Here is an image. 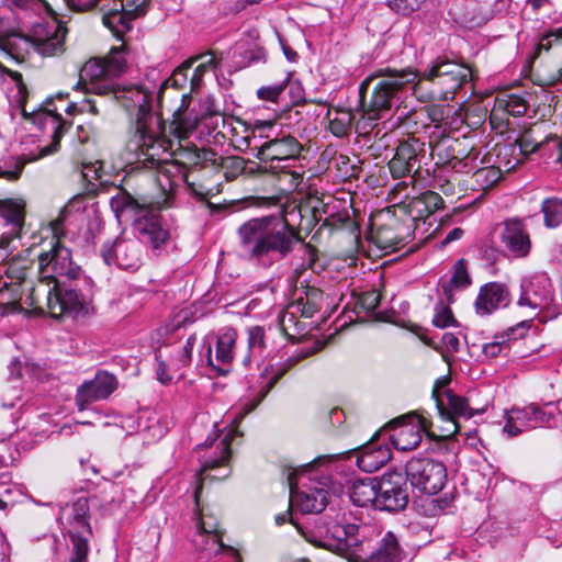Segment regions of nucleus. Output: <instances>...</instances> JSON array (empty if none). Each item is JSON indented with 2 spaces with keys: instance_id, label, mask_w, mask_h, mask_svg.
I'll use <instances>...</instances> for the list:
<instances>
[{
  "instance_id": "obj_1",
  "label": "nucleus",
  "mask_w": 562,
  "mask_h": 562,
  "mask_svg": "<svg viewBox=\"0 0 562 562\" xmlns=\"http://www.w3.org/2000/svg\"><path fill=\"white\" fill-rule=\"evenodd\" d=\"M111 207L117 217L124 214L134 217L133 228L138 239L120 236L113 241H106L101 247V257L109 266L136 269L140 265V243L149 244L157 249L169 238L159 215V211L169 207L168 198L164 201H153L148 196L135 198L123 191L111 199Z\"/></svg>"
},
{
  "instance_id": "obj_2",
  "label": "nucleus",
  "mask_w": 562,
  "mask_h": 562,
  "mask_svg": "<svg viewBox=\"0 0 562 562\" xmlns=\"http://www.w3.org/2000/svg\"><path fill=\"white\" fill-rule=\"evenodd\" d=\"M237 236L240 256L256 266L270 268L299 247L304 257L303 266L315 270L316 248L305 244L300 232L285 218L274 216L250 218L238 227Z\"/></svg>"
},
{
  "instance_id": "obj_3",
  "label": "nucleus",
  "mask_w": 562,
  "mask_h": 562,
  "mask_svg": "<svg viewBox=\"0 0 562 562\" xmlns=\"http://www.w3.org/2000/svg\"><path fill=\"white\" fill-rule=\"evenodd\" d=\"M304 536L315 547L352 562H400L404 558V550L393 531L369 525L334 524L325 535Z\"/></svg>"
},
{
  "instance_id": "obj_4",
  "label": "nucleus",
  "mask_w": 562,
  "mask_h": 562,
  "mask_svg": "<svg viewBox=\"0 0 562 562\" xmlns=\"http://www.w3.org/2000/svg\"><path fill=\"white\" fill-rule=\"evenodd\" d=\"M170 143L165 138L157 137L148 131L144 120H138L133 136L128 139L126 149L134 155L137 161L147 168L158 170L157 181L162 188L165 194L164 201L168 198L169 206L172 205V192L179 181L186 182L188 188L199 196L206 198L212 194V188L196 183L193 172L186 170L184 166L171 160L172 154L169 151Z\"/></svg>"
},
{
  "instance_id": "obj_5",
  "label": "nucleus",
  "mask_w": 562,
  "mask_h": 562,
  "mask_svg": "<svg viewBox=\"0 0 562 562\" xmlns=\"http://www.w3.org/2000/svg\"><path fill=\"white\" fill-rule=\"evenodd\" d=\"M375 77L380 79L372 90L370 101L368 103L363 102L362 109L363 117L370 121L383 117L404 91L413 86L415 87L417 72L412 69H385L381 74L367 78L360 85L359 93L361 99L364 98L370 81Z\"/></svg>"
},
{
  "instance_id": "obj_6",
  "label": "nucleus",
  "mask_w": 562,
  "mask_h": 562,
  "mask_svg": "<svg viewBox=\"0 0 562 562\" xmlns=\"http://www.w3.org/2000/svg\"><path fill=\"white\" fill-rule=\"evenodd\" d=\"M125 46L113 47L105 57L90 58L79 71L75 90L98 95H109L112 80L126 70Z\"/></svg>"
},
{
  "instance_id": "obj_7",
  "label": "nucleus",
  "mask_w": 562,
  "mask_h": 562,
  "mask_svg": "<svg viewBox=\"0 0 562 562\" xmlns=\"http://www.w3.org/2000/svg\"><path fill=\"white\" fill-rule=\"evenodd\" d=\"M29 291L30 305L42 310L45 303L47 312L54 318L88 313L87 297L77 290L63 288L60 283H37Z\"/></svg>"
},
{
  "instance_id": "obj_8",
  "label": "nucleus",
  "mask_w": 562,
  "mask_h": 562,
  "mask_svg": "<svg viewBox=\"0 0 562 562\" xmlns=\"http://www.w3.org/2000/svg\"><path fill=\"white\" fill-rule=\"evenodd\" d=\"M471 78L470 67L445 56H439L431 61L427 69L417 72L415 87H419L423 80L429 81L432 85L430 98L448 100Z\"/></svg>"
},
{
  "instance_id": "obj_9",
  "label": "nucleus",
  "mask_w": 562,
  "mask_h": 562,
  "mask_svg": "<svg viewBox=\"0 0 562 562\" xmlns=\"http://www.w3.org/2000/svg\"><path fill=\"white\" fill-rule=\"evenodd\" d=\"M266 128L271 131L273 128V124L271 122H262L257 124L254 130V133H260L259 137L267 138V140L260 145H255L251 148L256 151L254 156L260 161L269 164V168L271 170L286 172V169L290 167V162L300 156L302 145L295 137L289 134H283L281 136H272L271 134L262 135L261 132Z\"/></svg>"
},
{
  "instance_id": "obj_10",
  "label": "nucleus",
  "mask_w": 562,
  "mask_h": 562,
  "mask_svg": "<svg viewBox=\"0 0 562 562\" xmlns=\"http://www.w3.org/2000/svg\"><path fill=\"white\" fill-rule=\"evenodd\" d=\"M68 5L77 11H87L97 7L100 0H66ZM149 0H113V7L108 9L102 18L103 24L122 40L131 31L132 21L146 13Z\"/></svg>"
},
{
  "instance_id": "obj_11",
  "label": "nucleus",
  "mask_w": 562,
  "mask_h": 562,
  "mask_svg": "<svg viewBox=\"0 0 562 562\" xmlns=\"http://www.w3.org/2000/svg\"><path fill=\"white\" fill-rule=\"evenodd\" d=\"M37 257V283H49L50 285L59 283L58 278L74 280L80 273V268L75 266L71 260L70 250L58 240L52 245L48 251L42 252Z\"/></svg>"
},
{
  "instance_id": "obj_12",
  "label": "nucleus",
  "mask_w": 562,
  "mask_h": 562,
  "mask_svg": "<svg viewBox=\"0 0 562 562\" xmlns=\"http://www.w3.org/2000/svg\"><path fill=\"white\" fill-rule=\"evenodd\" d=\"M406 480L413 487L426 494H437L447 482V469L443 463L431 458H413L405 467Z\"/></svg>"
},
{
  "instance_id": "obj_13",
  "label": "nucleus",
  "mask_w": 562,
  "mask_h": 562,
  "mask_svg": "<svg viewBox=\"0 0 562 562\" xmlns=\"http://www.w3.org/2000/svg\"><path fill=\"white\" fill-rule=\"evenodd\" d=\"M548 406L549 404L540 407L531 403L524 407H513L506 412L504 432L508 437H516L538 427H552L555 425L557 416L552 411L547 409Z\"/></svg>"
},
{
  "instance_id": "obj_14",
  "label": "nucleus",
  "mask_w": 562,
  "mask_h": 562,
  "mask_svg": "<svg viewBox=\"0 0 562 562\" xmlns=\"http://www.w3.org/2000/svg\"><path fill=\"white\" fill-rule=\"evenodd\" d=\"M293 474L288 475L290 507H295L304 514L323 512L328 503L326 482L308 479V483L299 484L293 481Z\"/></svg>"
},
{
  "instance_id": "obj_15",
  "label": "nucleus",
  "mask_w": 562,
  "mask_h": 562,
  "mask_svg": "<svg viewBox=\"0 0 562 562\" xmlns=\"http://www.w3.org/2000/svg\"><path fill=\"white\" fill-rule=\"evenodd\" d=\"M445 380L437 381L432 390V396L436 400L441 419L448 423V427L445 428L446 436H451L459 430L456 418H471L473 414L467 400L445 389Z\"/></svg>"
},
{
  "instance_id": "obj_16",
  "label": "nucleus",
  "mask_w": 562,
  "mask_h": 562,
  "mask_svg": "<svg viewBox=\"0 0 562 562\" xmlns=\"http://www.w3.org/2000/svg\"><path fill=\"white\" fill-rule=\"evenodd\" d=\"M431 423L427 418L411 413L390 423L392 428L390 440L397 450H413L422 441V431H427Z\"/></svg>"
},
{
  "instance_id": "obj_17",
  "label": "nucleus",
  "mask_w": 562,
  "mask_h": 562,
  "mask_svg": "<svg viewBox=\"0 0 562 562\" xmlns=\"http://www.w3.org/2000/svg\"><path fill=\"white\" fill-rule=\"evenodd\" d=\"M376 508L387 512L404 509L408 503L406 479L400 472L382 475L376 485Z\"/></svg>"
},
{
  "instance_id": "obj_18",
  "label": "nucleus",
  "mask_w": 562,
  "mask_h": 562,
  "mask_svg": "<svg viewBox=\"0 0 562 562\" xmlns=\"http://www.w3.org/2000/svg\"><path fill=\"white\" fill-rule=\"evenodd\" d=\"M553 302V288L551 281L546 276H537L529 281L521 283V294L517 304L520 307H529L538 315L544 310H549Z\"/></svg>"
},
{
  "instance_id": "obj_19",
  "label": "nucleus",
  "mask_w": 562,
  "mask_h": 562,
  "mask_svg": "<svg viewBox=\"0 0 562 562\" xmlns=\"http://www.w3.org/2000/svg\"><path fill=\"white\" fill-rule=\"evenodd\" d=\"M66 37V29L58 23H47L35 29L32 37H26L29 44L23 46L29 52V47L42 56H55L64 52V42Z\"/></svg>"
},
{
  "instance_id": "obj_20",
  "label": "nucleus",
  "mask_w": 562,
  "mask_h": 562,
  "mask_svg": "<svg viewBox=\"0 0 562 562\" xmlns=\"http://www.w3.org/2000/svg\"><path fill=\"white\" fill-rule=\"evenodd\" d=\"M117 381L113 374L99 371L95 376L83 382L77 390L76 403L80 411H83L93 402L108 398L116 389Z\"/></svg>"
},
{
  "instance_id": "obj_21",
  "label": "nucleus",
  "mask_w": 562,
  "mask_h": 562,
  "mask_svg": "<svg viewBox=\"0 0 562 562\" xmlns=\"http://www.w3.org/2000/svg\"><path fill=\"white\" fill-rule=\"evenodd\" d=\"M237 331L234 328H224L215 339V356L212 353V346L207 347V363L220 374L228 373V367L234 360Z\"/></svg>"
},
{
  "instance_id": "obj_22",
  "label": "nucleus",
  "mask_w": 562,
  "mask_h": 562,
  "mask_svg": "<svg viewBox=\"0 0 562 562\" xmlns=\"http://www.w3.org/2000/svg\"><path fill=\"white\" fill-rule=\"evenodd\" d=\"M501 240L505 248L516 258H525L531 250V240L521 220L510 218L504 222Z\"/></svg>"
},
{
  "instance_id": "obj_23",
  "label": "nucleus",
  "mask_w": 562,
  "mask_h": 562,
  "mask_svg": "<svg viewBox=\"0 0 562 562\" xmlns=\"http://www.w3.org/2000/svg\"><path fill=\"white\" fill-rule=\"evenodd\" d=\"M507 286L499 282H490L481 286L474 303L476 314L490 315L498 308L507 307L510 303Z\"/></svg>"
},
{
  "instance_id": "obj_24",
  "label": "nucleus",
  "mask_w": 562,
  "mask_h": 562,
  "mask_svg": "<svg viewBox=\"0 0 562 562\" xmlns=\"http://www.w3.org/2000/svg\"><path fill=\"white\" fill-rule=\"evenodd\" d=\"M420 150L419 142L415 138L402 142L395 150L393 158L389 162V168L393 178H403L413 170H417L418 153Z\"/></svg>"
},
{
  "instance_id": "obj_25",
  "label": "nucleus",
  "mask_w": 562,
  "mask_h": 562,
  "mask_svg": "<svg viewBox=\"0 0 562 562\" xmlns=\"http://www.w3.org/2000/svg\"><path fill=\"white\" fill-rule=\"evenodd\" d=\"M29 44L27 38L19 34L16 24L11 15H0V53L16 59H23V46Z\"/></svg>"
},
{
  "instance_id": "obj_26",
  "label": "nucleus",
  "mask_w": 562,
  "mask_h": 562,
  "mask_svg": "<svg viewBox=\"0 0 562 562\" xmlns=\"http://www.w3.org/2000/svg\"><path fill=\"white\" fill-rule=\"evenodd\" d=\"M198 530L200 540L194 539V542L202 550H212L215 548V555L225 558L227 562H241L240 554L234 548L223 544L216 528H207L205 521L201 520L198 524Z\"/></svg>"
},
{
  "instance_id": "obj_27",
  "label": "nucleus",
  "mask_w": 562,
  "mask_h": 562,
  "mask_svg": "<svg viewBox=\"0 0 562 562\" xmlns=\"http://www.w3.org/2000/svg\"><path fill=\"white\" fill-rule=\"evenodd\" d=\"M216 449L220 450V456L215 459H209L202 463L201 471L199 473L200 484L207 479L218 480L228 475V471L225 468L231 457V448L227 437L216 445Z\"/></svg>"
},
{
  "instance_id": "obj_28",
  "label": "nucleus",
  "mask_w": 562,
  "mask_h": 562,
  "mask_svg": "<svg viewBox=\"0 0 562 562\" xmlns=\"http://www.w3.org/2000/svg\"><path fill=\"white\" fill-rule=\"evenodd\" d=\"M109 95H112L126 109L137 108L140 114H145L149 111L150 97L148 92L139 86L123 88L113 86V90Z\"/></svg>"
},
{
  "instance_id": "obj_29",
  "label": "nucleus",
  "mask_w": 562,
  "mask_h": 562,
  "mask_svg": "<svg viewBox=\"0 0 562 562\" xmlns=\"http://www.w3.org/2000/svg\"><path fill=\"white\" fill-rule=\"evenodd\" d=\"M391 459V450L383 445H369L357 457L359 469L372 473L382 468Z\"/></svg>"
},
{
  "instance_id": "obj_30",
  "label": "nucleus",
  "mask_w": 562,
  "mask_h": 562,
  "mask_svg": "<svg viewBox=\"0 0 562 562\" xmlns=\"http://www.w3.org/2000/svg\"><path fill=\"white\" fill-rule=\"evenodd\" d=\"M379 480L366 479L352 483L349 497L352 503L360 507L372 506L376 508L378 485Z\"/></svg>"
},
{
  "instance_id": "obj_31",
  "label": "nucleus",
  "mask_w": 562,
  "mask_h": 562,
  "mask_svg": "<svg viewBox=\"0 0 562 562\" xmlns=\"http://www.w3.org/2000/svg\"><path fill=\"white\" fill-rule=\"evenodd\" d=\"M89 498L81 496L77 498L71 507L68 516V521L70 525V530H78L79 533L85 536L91 535V528L89 524Z\"/></svg>"
},
{
  "instance_id": "obj_32",
  "label": "nucleus",
  "mask_w": 562,
  "mask_h": 562,
  "mask_svg": "<svg viewBox=\"0 0 562 562\" xmlns=\"http://www.w3.org/2000/svg\"><path fill=\"white\" fill-rule=\"evenodd\" d=\"M0 216L11 226L9 234L18 235L24 221V203L21 200H0Z\"/></svg>"
},
{
  "instance_id": "obj_33",
  "label": "nucleus",
  "mask_w": 562,
  "mask_h": 562,
  "mask_svg": "<svg viewBox=\"0 0 562 562\" xmlns=\"http://www.w3.org/2000/svg\"><path fill=\"white\" fill-rule=\"evenodd\" d=\"M527 109L528 102L524 97L514 93H502L495 99L492 116H496L498 112L508 113L513 116H522Z\"/></svg>"
},
{
  "instance_id": "obj_34",
  "label": "nucleus",
  "mask_w": 562,
  "mask_h": 562,
  "mask_svg": "<svg viewBox=\"0 0 562 562\" xmlns=\"http://www.w3.org/2000/svg\"><path fill=\"white\" fill-rule=\"evenodd\" d=\"M35 269L37 270V266L35 267L33 259L29 258L27 255H18L8 261L5 273L12 281L22 283L27 280Z\"/></svg>"
},
{
  "instance_id": "obj_35",
  "label": "nucleus",
  "mask_w": 562,
  "mask_h": 562,
  "mask_svg": "<svg viewBox=\"0 0 562 562\" xmlns=\"http://www.w3.org/2000/svg\"><path fill=\"white\" fill-rule=\"evenodd\" d=\"M59 130H60L59 126L55 128L54 136H53L54 137L53 144L42 148L38 156H24V155L20 156L15 161V169L9 170V171H2L1 176L9 180H16L20 178L22 170L27 162L35 161L40 157H44V156L55 153L57 150V147L59 145V139H60Z\"/></svg>"
},
{
  "instance_id": "obj_36",
  "label": "nucleus",
  "mask_w": 562,
  "mask_h": 562,
  "mask_svg": "<svg viewBox=\"0 0 562 562\" xmlns=\"http://www.w3.org/2000/svg\"><path fill=\"white\" fill-rule=\"evenodd\" d=\"M195 342L196 337L194 335L190 336L186 344L182 347L177 348L175 353L171 356L169 360L170 367L172 368L173 373L178 374V378H182L183 373L181 370L191 364Z\"/></svg>"
},
{
  "instance_id": "obj_37",
  "label": "nucleus",
  "mask_w": 562,
  "mask_h": 562,
  "mask_svg": "<svg viewBox=\"0 0 562 562\" xmlns=\"http://www.w3.org/2000/svg\"><path fill=\"white\" fill-rule=\"evenodd\" d=\"M69 537L72 546L69 562H88L90 551L88 536L79 533L78 530H69Z\"/></svg>"
},
{
  "instance_id": "obj_38",
  "label": "nucleus",
  "mask_w": 562,
  "mask_h": 562,
  "mask_svg": "<svg viewBox=\"0 0 562 562\" xmlns=\"http://www.w3.org/2000/svg\"><path fill=\"white\" fill-rule=\"evenodd\" d=\"M304 293L305 297H300L297 303L303 305L302 315L305 317H312L322 308L324 294L315 286H306Z\"/></svg>"
},
{
  "instance_id": "obj_39",
  "label": "nucleus",
  "mask_w": 562,
  "mask_h": 562,
  "mask_svg": "<svg viewBox=\"0 0 562 562\" xmlns=\"http://www.w3.org/2000/svg\"><path fill=\"white\" fill-rule=\"evenodd\" d=\"M544 225L549 228L558 227L562 223V200L549 198L542 202Z\"/></svg>"
},
{
  "instance_id": "obj_40",
  "label": "nucleus",
  "mask_w": 562,
  "mask_h": 562,
  "mask_svg": "<svg viewBox=\"0 0 562 562\" xmlns=\"http://www.w3.org/2000/svg\"><path fill=\"white\" fill-rule=\"evenodd\" d=\"M352 119L353 116L350 111L335 110L334 116L329 117V131L337 137L348 135Z\"/></svg>"
},
{
  "instance_id": "obj_41",
  "label": "nucleus",
  "mask_w": 562,
  "mask_h": 562,
  "mask_svg": "<svg viewBox=\"0 0 562 562\" xmlns=\"http://www.w3.org/2000/svg\"><path fill=\"white\" fill-rule=\"evenodd\" d=\"M452 276L446 291L464 289L471 284V278L468 271L467 261L459 259L452 267Z\"/></svg>"
},
{
  "instance_id": "obj_42",
  "label": "nucleus",
  "mask_w": 562,
  "mask_h": 562,
  "mask_svg": "<svg viewBox=\"0 0 562 562\" xmlns=\"http://www.w3.org/2000/svg\"><path fill=\"white\" fill-rule=\"evenodd\" d=\"M562 38V27L558 29L554 33H550L548 36L542 38L538 44V50H549L554 41H559ZM562 81V66L554 70L552 74L548 75L542 79L543 86H553L557 82Z\"/></svg>"
},
{
  "instance_id": "obj_43",
  "label": "nucleus",
  "mask_w": 562,
  "mask_h": 562,
  "mask_svg": "<svg viewBox=\"0 0 562 562\" xmlns=\"http://www.w3.org/2000/svg\"><path fill=\"white\" fill-rule=\"evenodd\" d=\"M502 178V171L501 167H485L476 170L473 173L474 182L480 187L482 190H486L494 184H496L499 179Z\"/></svg>"
},
{
  "instance_id": "obj_44",
  "label": "nucleus",
  "mask_w": 562,
  "mask_h": 562,
  "mask_svg": "<svg viewBox=\"0 0 562 562\" xmlns=\"http://www.w3.org/2000/svg\"><path fill=\"white\" fill-rule=\"evenodd\" d=\"M265 348V329L260 326L248 329V349L249 353L244 359V364L250 362L251 356L260 355Z\"/></svg>"
},
{
  "instance_id": "obj_45",
  "label": "nucleus",
  "mask_w": 562,
  "mask_h": 562,
  "mask_svg": "<svg viewBox=\"0 0 562 562\" xmlns=\"http://www.w3.org/2000/svg\"><path fill=\"white\" fill-rule=\"evenodd\" d=\"M68 114H82V113H89L91 115H99L100 111L97 105V101L93 98L85 97L80 101L71 102L67 109Z\"/></svg>"
},
{
  "instance_id": "obj_46",
  "label": "nucleus",
  "mask_w": 562,
  "mask_h": 562,
  "mask_svg": "<svg viewBox=\"0 0 562 562\" xmlns=\"http://www.w3.org/2000/svg\"><path fill=\"white\" fill-rule=\"evenodd\" d=\"M288 81L289 78L276 85L261 87L257 90V97L260 100L277 102L279 97L283 92Z\"/></svg>"
},
{
  "instance_id": "obj_47",
  "label": "nucleus",
  "mask_w": 562,
  "mask_h": 562,
  "mask_svg": "<svg viewBox=\"0 0 562 562\" xmlns=\"http://www.w3.org/2000/svg\"><path fill=\"white\" fill-rule=\"evenodd\" d=\"M424 1L425 0H389L387 4L393 11L402 15H408L418 10Z\"/></svg>"
},
{
  "instance_id": "obj_48",
  "label": "nucleus",
  "mask_w": 562,
  "mask_h": 562,
  "mask_svg": "<svg viewBox=\"0 0 562 562\" xmlns=\"http://www.w3.org/2000/svg\"><path fill=\"white\" fill-rule=\"evenodd\" d=\"M517 144L519 147V153L527 156V155L536 151L538 149V147L541 146L542 142L537 140L533 137L532 132L529 131V132H525L524 134H521L519 136V138L517 139Z\"/></svg>"
},
{
  "instance_id": "obj_49",
  "label": "nucleus",
  "mask_w": 562,
  "mask_h": 562,
  "mask_svg": "<svg viewBox=\"0 0 562 562\" xmlns=\"http://www.w3.org/2000/svg\"><path fill=\"white\" fill-rule=\"evenodd\" d=\"M454 323L452 312L449 307L440 305L436 307L432 324L439 328H446Z\"/></svg>"
},
{
  "instance_id": "obj_50",
  "label": "nucleus",
  "mask_w": 562,
  "mask_h": 562,
  "mask_svg": "<svg viewBox=\"0 0 562 562\" xmlns=\"http://www.w3.org/2000/svg\"><path fill=\"white\" fill-rule=\"evenodd\" d=\"M380 304V294L375 291L366 292L358 300V307L366 312H373Z\"/></svg>"
},
{
  "instance_id": "obj_51",
  "label": "nucleus",
  "mask_w": 562,
  "mask_h": 562,
  "mask_svg": "<svg viewBox=\"0 0 562 562\" xmlns=\"http://www.w3.org/2000/svg\"><path fill=\"white\" fill-rule=\"evenodd\" d=\"M408 206L411 214L418 218L427 217L432 214L431 211L428 210V206L422 195L413 198Z\"/></svg>"
},
{
  "instance_id": "obj_52",
  "label": "nucleus",
  "mask_w": 562,
  "mask_h": 562,
  "mask_svg": "<svg viewBox=\"0 0 562 562\" xmlns=\"http://www.w3.org/2000/svg\"><path fill=\"white\" fill-rule=\"evenodd\" d=\"M157 378L162 384H167L172 381V379L178 375L173 373L172 368L170 367V362H166L164 360H158L157 366Z\"/></svg>"
},
{
  "instance_id": "obj_53",
  "label": "nucleus",
  "mask_w": 562,
  "mask_h": 562,
  "mask_svg": "<svg viewBox=\"0 0 562 562\" xmlns=\"http://www.w3.org/2000/svg\"><path fill=\"white\" fill-rule=\"evenodd\" d=\"M532 319H526L507 329V336L513 339L522 338L531 328Z\"/></svg>"
},
{
  "instance_id": "obj_54",
  "label": "nucleus",
  "mask_w": 562,
  "mask_h": 562,
  "mask_svg": "<svg viewBox=\"0 0 562 562\" xmlns=\"http://www.w3.org/2000/svg\"><path fill=\"white\" fill-rule=\"evenodd\" d=\"M420 195L423 196V200L426 202L428 210H430L431 213L443 206L442 198L434 191H426Z\"/></svg>"
},
{
  "instance_id": "obj_55",
  "label": "nucleus",
  "mask_w": 562,
  "mask_h": 562,
  "mask_svg": "<svg viewBox=\"0 0 562 562\" xmlns=\"http://www.w3.org/2000/svg\"><path fill=\"white\" fill-rule=\"evenodd\" d=\"M189 67L190 66L188 65V66H183V67H180L177 70H175L173 74L171 75V77L165 82V85L181 87L182 83L187 80L186 72L189 69Z\"/></svg>"
},
{
  "instance_id": "obj_56",
  "label": "nucleus",
  "mask_w": 562,
  "mask_h": 562,
  "mask_svg": "<svg viewBox=\"0 0 562 562\" xmlns=\"http://www.w3.org/2000/svg\"><path fill=\"white\" fill-rule=\"evenodd\" d=\"M505 347L504 341H493L483 346V353L488 358L497 357Z\"/></svg>"
},
{
  "instance_id": "obj_57",
  "label": "nucleus",
  "mask_w": 562,
  "mask_h": 562,
  "mask_svg": "<svg viewBox=\"0 0 562 562\" xmlns=\"http://www.w3.org/2000/svg\"><path fill=\"white\" fill-rule=\"evenodd\" d=\"M64 215L60 214L57 218L49 223V228L52 231L53 237L55 238V241H60L59 238L64 235Z\"/></svg>"
},
{
  "instance_id": "obj_58",
  "label": "nucleus",
  "mask_w": 562,
  "mask_h": 562,
  "mask_svg": "<svg viewBox=\"0 0 562 562\" xmlns=\"http://www.w3.org/2000/svg\"><path fill=\"white\" fill-rule=\"evenodd\" d=\"M199 59L201 60V63L198 65V71H200L201 69H210L214 67L217 63L215 56L211 53L201 55Z\"/></svg>"
},
{
  "instance_id": "obj_59",
  "label": "nucleus",
  "mask_w": 562,
  "mask_h": 562,
  "mask_svg": "<svg viewBox=\"0 0 562 562\" xmlns=\"http://www.w3.org/2000/svg\"><path fill=\"white\" fill-rule=\"evenodd\" d=\"M442 344L451 351L459 349V338L452 333H446L442 335Z\"/></svg>"
},
{
  "instance_id": "obj_60",
  "label": "nucleus",
  "mask_w": 562,
  "mask_h": 562,
  "mask_svg": "<svg viewBox=\"0 0 562 562\" xmlns=\"http://www.w3.org/2000/svg\"><path fill=\"white\" fill-rule=\"evenodd\" d=\"M10 238L3 237L0 239V262H3L9 257V245H10Z\"/></svg>"
},
{
  "instance_id": "obj_61",
  "label": "nucleus",
  "mask_w": 562,
  "mask_h": 562,
  "mask_svg": "<svg viewBox=\"0 0 562 562\" xmlns=\"http://www.w3.org/2000/svg\"><path fill=\"white\" fill-rule=\"evenodd\" d=\"M463 229L456 227L452 231H450L445 239L442 240V244H449L451 241L458 240L463 236Z\"/></svg>"
},
{
  "instance_id": "obj_62",
  "label": "nucleus",
  "mask_w": 562,
  "mask_h": 562,
  "mask_svg": "<svg viewBox=\"0 0 562 562\" xmlns=\"http://www.w3.org/2000/svg\"><path fill=\"white\" fill-rule=\"evenodd\" d=\"M206 70L207 69H201L200 71H198V67L194 69L193 75L191 77L192 90L196 89L199 87V85L201 83L202 77Z\"/></svg>"
},
{
  "instance_id": "obj_63",
  "label": "nucleus",
  "mask_w": 562,
  "mask_h": 562,
  "mask_svg": "<svg viewBox=\"0 0 562 562\" xmlns=\"http://www.w3.org/2000/svg\"><path fill=\"white\" fill-rule=\"evenodd\" d=\"M9 75L16 82L19 91L23 92L25 90V85L23 83L22 75L18 71H9Z\"/></svg>"
},
{
  "instance_id": "obj_64",
  "label": "nucleus",
  "mask_w": 562,
  "mask_h": 562,
  "mask_svg": "<svg viewBox=\"0 0 562 562\" xmlns=\"http://www.w3.org/2000/svg\"><path fill=\"white\" fill-rule=\"evenodd\" d=\"M289 175L291 176V186L297 188L303 180V175L296 171L289 172Z\"/></svg>"
}]
</instances>
